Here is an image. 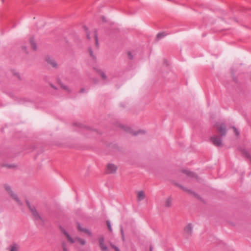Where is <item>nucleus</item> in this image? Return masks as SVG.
<instances>
[{
  "label": "nucleus",
  "instance_id": "nucleus-39",
  "mask_svg": "<svg viewBox=\"0 0 251 251\" xmlns=\"http://www.w3.org/2000/svg\"><path fill=\"white\" fill-rule=\"evenodd\" d=\"M24 49L25 50L26 49V47H23Z\"/></svg>",
  "mask_w": 251,
  "mask_h": 251
},
{
  "label": "nucleus",
  "instance_id": "nucleus-32",
  "mask_svg": "<svg viewBox=\"0 0 251 251\" xmlns=\"http://www.w3.org/2000/svg\"><path fill=\"white\" fill-rule=\"evenodd\" d=\"M14 75H16L19 79H20V76L19 73H15Z\"/></svg>",
  "mask_w": 251,
  "mask_h": 251
},
{
  "label": "nucleus",
  "instance_id": "nucleus-22",
  "mask_svg": "<svg viewBox=\"0 0 251 251\" xmlns=\"http://www.w3.org/2000/svg\"><path fill=\"white\" fill-rule=\"evenodd\" d=\"M89 53H90V56L94 59H96V57L94 56V54H93V50H92V49L91 48H90L89 49Z\"/></svg>",
  "mask_w": 251,
  "mask_h": 251
},
{
  "label": "nucleus",
  "instance_id": "nucleus-31",
  "mask_svg": "<svg viewBox=\"0 0 251 251\" xmlns=\"http://www.w3.org/2000/svg\"><path fill=\"white\" fill-rule=\"evenodd\" d=\"M10 251H18L15 246H13L11 247Z\"/></svg>",
  "mask_w": 251,
  "mask_h": 251
},
{
  "label": "nucleus",
  "instance_id": "nucleus-18",
  "mask_svg": "<svg viewBox=\"0 0 251 251\" xmlns=\"http://www.w3.org/2000/svg\"><path fill=\"white\" fill-rule=\"evenodd\" d=\"M94 36H95L96 45L98 47H99L98 35V34H97V32L96 31H95Z\"/></svg>",
  "mask_w": 251,
  "mask_h": 251
},
{
  "label": "nucleus",
  "instance_id": "nucleus-24",
  "mask_svg": "<svg viewBox=\"0 0 251 251\" xmlns=\"http://www.w3.org/2000/svg\"><path fill=\"white\" fill-rule=\"evenodd\" d=\"M62 248L63 251H69L67 248L66 244L65 242L62 243Z\"/></svg>",
  "mask_w": 251,
  "mask_h": 251
},
{
  "label": "nucleus",
  "instance_id": "nucleus-6",
  "mask_svg": "<svg viewBox=\"0 0 251 251\" xmlns=\"http://www.w3.org/2000/svg\"><path fill=\"white\" fill-rule=\"evenodd\" d=\"M99 244L102 251H108V248L104 244V238L103 236L99 238Z\"/></svg>",
  "mask_w": 251,
  "mask_h": 251
},
{
  "label": "nucleus",
  "instance_id": "nucleus-38",
  "mask_svg": "<svg viewBox=\"0 0 251 251\" xmlns=\"http://www.w3.org/2000/svg\"><path fill=\"white\" fill-rule=\"evenodd\" d=\"M102 20L104 22H106V20L105 19V18L104 17H102Z\"/></svg>",
  "mask_w": 251,
  "mask_h": 251
},
{
  "label": "nucleus",
  "instance_id": "nucleus-17",
  "mask_svg": "<svg viewBox=\"0 0 251 251\" xmlns=\"http://www.w3.org/2000/svg\"><path fill=\"white\" fill-rule=\"evenodd\" d=\"M99 74L101 76L103 79L105 80L106 78V75L104 72L100 70H97Z\"/></svg>",
  "mask_w": 251,
  "mask_h": 251
},
{
  "label": "nucleus",
  "instance_id": "nucleus-14",
  "mask_svg": "<svg viewBox=\"0 0 251 251\" xmlns=\"http://www.w3.org/2000/svg\"><path fill=\"white\" fill-rule=\"evenodd\" d=\"M168 34L165 32H159L157 34V38L159 40L166 36Z\"/></svg>",
  "mask_w": 251,
  "mask_h": 251
},
{
  "label": "nucleus",
  "instance_id": "nucleus-29",
  "mask_svg": "<svg viewBox=\"0 0 251 251\" xmlns=\"http://www.w3.org/2000/svg\"><path fill=\"white\" fill-rule=\"evenodd\" d=\"M86 233H87L89 236H91L92 235V233L91 231L88 229H86V231H85Z\"/></svg>",
  "mask_w": 251,
  "mask_h": 251
},
{
  "label": "nucleus",
  "instance_id": "nucleus-9",
  "mask_svg": "<svg viewBox=\"0 0 251 251\" xmlns=\"http://www.w3.org/2000/svg\"><path fill=\"white\" fill-rule=\"evenodd\" d=\"M185 233L188 235H191L193 231V226L191 224H189L184 228Z\"/></svg>",
  "mask_w": 251,
  "mask_h": 251
},
{
  "label": "nucleus",
  "instance_id": "nucleus-25",
  "mask_svg": "<svg viewBox=\"0 0 251 251\" xmlns=\"http://www.w3.org/2000/svg\"><path fill=\"white\" fill-rule=\"evenodd\" d=\"M59 83H60V85H61V87H62L63 89H64V90H66V91H70V90H69V88H68L67 86L64 85L63 84H62L61 83H60V82H59Z\"/></svg>",
  "mask_w": 251,
  "mask_h": 251
},
{
  "label": "nucleus",
  "instance_id": "nucleus-20",
  "mask_svg": "<svg viewBox=\"0 0 251 251\" xmlns=\"http://www.w3.org/2000/svg\"><path fill=\"white\" fill-rule=\"evenodd\" d=\"M77 227L79 231H82V232H85V231H86V229H87L85 228L82 227L81 226L80 224H79V223L77 224Z\"/></svg>",
  "mask_w": 251,
  "mask_h": 251
},
{
  "label": "nucleus",
  "instance_id": "nucleus-15",
  "mask_svg": "<svg viewBox=\"0 0 251 251\" xmlns=\"http://www.w3.org/2000/svg\"><path fill=\"white\" fill-rule=\"evenodd\" d=\"M172 199L171 198H168L165 201V206L166 207L171 206L172 205Z\"/></svg>",
  "mask_w": 251,
  "mask_h": 251
},
{
  "label": "nucleus",
  "instance_id": "nucleus-23",
  "mask_svg": "<svg viewBox=\"0 0 251 251\" xmlns=\"http://www.w3.org/2000/svg\"><path fill=\"white\" fill-rule=\"evenodd\" d=\"M106 224H107V226H108V229L109 230V231L111 232L112 229V227H111V224H110V222L109 221H106Z\"/></svg>",
  "mask_w": 251,
  "mask_h": 251
},
{
  "label": "nucleus",
  "instance_id": "nucleus-11",
  "mask_svg": "<svg viewBox=\"0 0 251 251\" xmlns=\"http://www.w3.org/2000/svg\"><path fill=\"white\" fill-rule=\"evenodd\" d=\"M182 172L186 174L188 176L191 177H194L196 176V175L195 173L189 171L187 170H184L182 171Z\"/></svg>",
  "mask_w": 251,
  "mask_h": 251
},
{
  "label": "nucleus",
  "instance_id": "nucleus-16",
  "mask_svg": "<svg viewBox=\"0 0 251 251\" xmlns=\"http://www.w3.org/2000/svg\"><path fill=\"white\" fill-rule=\"evenodd\" d=\"M242 153L248 158L251 160V156L248 151L245 149L242 150Z\"/></svg>",
  "mask_w": 251,
  "mask_h": 251
},
{
  "label": "nucleus",
  "instance_id": "nucleus-7",
  "mask_svg": "<svg viewBox=\"0 0 251 251\" xmlns=\"http://www.w3.org/2000/svg\"><path fill=\"white\" fill-rule=\"evenodd\" d=\"M217 126H218L219 131L221 133V135L222 136H225L226 133V125L222 123L219 126H218V125H217Z\"/></svg>",
  "mask_w": 251,
  "mask_h": 251
},
{
  "label": "nucleus",
  "instance_id": "nucleus-28",
  "mask_svg": "<svg viewBox=\"0 0 251 251\" xmlns=\"http://www.w3.org/2000/svg\"><path fill=\"white\" fill-rule=\"evenodd\" d=\"M86 233H87L89 236H91L92 235V233L91 231L88 229H86V231H85Z\"/></svg>",
  "mask_w": 251,
  "mask_h": 251
},
{
  "label": "nucleus",
  "instance_id": "nucleus-19",
  "mask_svg": "<svg viewBox=\"0 0 251 251\" xmlns=\"http://www.w3.org/2000/svg\"><path fill=\"white\" fill-rule=\"evenodd\" d=\"M76 240H77L80 243V244L82 245H84L86 243V241L85 240L82 239L80 238H76Z\"/></svg>",
  "mask_w": 251,
  "mask_h": 251
},
{
  "label": "nucleus",
  "instance_id": "nucleus-13",
  "mask_svg": "<svg viewBox=\"0 0 251 251\" xmlns=\"http://www.w3.org/2000/svg\"><path fill=\"white\" fill-rule=\"evenodd\" d=\"M30 43L31 46L32 48L33 49V50H37V46H36V44L35 41L33 38H30Z\"/></svg>",
  "mask_w": 251,
  "mask_h": 251
},
{
  "label": "nucleus",
  "instance_id": "nucleus-35",
  "mask_svg": "<svg viewBox=\"0 0 251 251\" xmlns=\"http://www.w3.org/2000/svg\"><path fill=\"white\" fill-rule=\"evenodd\" d=\"M6 166L8 168H12L13 167V165H7Z\"/></svg>",
  "mask_w": 251,
  "mask_h": 251
},
{
  "label": "nucleus",
  "instance_id": "nucleus-1",
  "mask_svg": "<svg viewBox=\"0 0 251 251\" xmlns=\"http://www.w3.org/2000/svg\"><path fill=\"white\" fill-rule=\"evenodd\" d=\"M26 202L29 209L31 212L32 215L34 217V220L35 221L36 223L38 225H42L44 222V220L39 215V214L36 210L35 207L34 206L31 205L30 203L28 201H26Z\"/></svg>",
  "mask_w": 251,
  "mask_h": 251
},
{
  "label": "nucleus",
  "instance_id": "nucleus-10",
  "mask_svg": "<svg viewBox=\"0 0 251 251\" xmlns=\"http://www.w3.org/2000/svg\"><path fill=\"white\" fill-rule=\"evenodd\" d=\"M145 198V195L143 191H140L137 194V198L139 201H143Z\"/></svg>",
  "mask_w": 251,
  "mask_h": 251
},
{
  "label": "nucleus",
  "instance_id": "nucleus-21",
  "mask_svg": "<svg viewBox=\"0 0 251 251\" xmlns=\"http://www.w3.org/2000/svg\"><path fill=\"white\" fill-rule=\"evenodd\" d=\"M84 28L85 29V30H86V33H87V38L88 39H90V33L88 31V28L86 26H84Z\"/></svg>",
  "mask_w": 251,
  "mask_h": 251
},
{
  "label": "nucleus",
  "instance_id": "nucleus-27",
  "mask_svg": "<svg viewBox=\"0 0 251 251\" xmlns=\"http://www.w3.org/2000/svg\"><path fill=\"white\" fill-rule=\"evenodd\" d=\"M111 246L112 248H113L115 250V251H120L119 249L117 247L113 245H111Z\"/></svg>",
  "mask_w": 251,
  "mask_h": 251
},
{
  "label": "nucleus",
  "instance_id": "nucleus-36",
  "mask_svg": "<svg viewBox=\"0 0 251 251\" xmlns=\"http://www.w3.org/2000/svg\"><path fill=\"white\" fill-rule=\"evenodd\" d=\"M19 103H21V104H22V103H24V101H23V100H20V101H19Z\"/></svg>",
  "mask_w": 251,
  "mask_h": 251
},
{
  "label": "nucleus",
  "instance_id": "nucleus-33",
  "mask_svg": "<svg viewBox=\"0 0 251 251\" xmlns=\"http://www.w3.org/2000/svg\"><path fill=\"white\" fill-rule=\"evenodd\" d=\"M121 232L123 236V238L124 239V230L122 228L121 229Z\"/></svg>",
  "mask_w": 251,
  "mask_h": 251
},
{
  "label": "nucleus",
  "instance_id": "nucleus-4",
  "mask_svg": "<svg viewBox=\"0 0 251 251\" xmlns=\"http://www.w3.org/2000/svg\"><path fill=\"white\" fill-rule=\"evenodd\" d=\"M211 140L216 146L221 147L223 145L222 139L219 136H213L211 138Z\"/></svg>",
  "mask_w": 251,
  "mask_h": 251
},
{
  "label": "nucleus",
  "instance_id": "nucleus-26",
  "mask_svg": "<svg viewBox=\"0 0 251 251\" xmlns=\"http://www.w3.org/2000/svg\"><path fill=\"white\" fill-rule=\"evenodd\" d=\"M233 128L234 129V131L236 136H238L239 135V132L238 131L237 129L234 126L233 127Z\"/></svg>",
  "mask_w": 251,
  "mask_h": 251
},
{
  "label": "nucleus",
  "instance_id": "nucleus-5",
  "mask_svg": "<svg viewBox=\"0 0 251 251\" xmlns=\"http://www.w3.org/2000/svg\"><path fill=\"white\" fill-rule=\"evenodd\" d=\"M117 170L116 165L113 164H108L107 166V172L109 174H113L116 173Z\"/></svg>",
  "mask_w": 251,
  "mask_h": 251
},
{
  "label": "nucleus",
  "instance_id": "nucleus-8",
  "mask_svg": "<svg viewBox=\"0 0 251 251\" xmlns=\"http://www.w3.org/2000/svg\"><path fill=\"white\" fill-rule=\"evenodd\" d=\"M60 229L61 231L63 232L64 235L66 236L67 239L71 243H74L75 241L74 239H73L71 236L69 235V234L65 230L64 228H62V227H60Z\"/></svg>",
  "mask_w": 251,
  "mask_h": 251
},
{
  "label": "nucleus",
  "instance_id": "nucleus-37",
  "mask_svg": "<svg viewBox=\"0 0 251 251\" xmlns=\"http://www.w3.org/2000/svg\"><path fill=\"white\" fill-rule=\"evenodd\" d=\"M150 251H152V247H151V246H150Z\"/></svg>",
  "mask_w": 251,
  "mask_h": 251
},
{
  "label": "nucleus",
  "instance_id": "nucleus-2",
  "mask_svg": "<svg viewBox=\"0 0 251 251\" xmlns=\"http://www.w3.org/2000/svg\"><path fill=\"white\" fill-rule=\"evenodd\" d=\"M4 188L9 195L17 202L19 205H22L23 204L18 196L12 191L11 187L9 185H5Z\"/></svg>",
  "mask_w": 251,
  "mask_h": 251
},
{
  "label": "nucleus",
  "instance_id": "nucleus-30",
  "mask_svg": "<svg viewBox=\"0 0 251 251\" xmlns=\"http://www.w3.org/2000/svg\"><path fill=\"white\" fill-rule=\"evenodd\" d=\"M128 57L130 59H132L133 58V55L131 54L130 52H128Z\"/></svg>",
  "mask_w": 251,
  "mask_h": 251
},
{
  "label": "nucleus",
  "instance_id": "nucleus-40",
  "mask_svg": "<svg viewBox=\"0 0 251 251\" xmlns=\"http://www.w3.org/2000/svg\"><path fill=\"white\" fill-rule=\"evenodd\" d=\"M51 86L53 87V88H55L53 85H51Z\"/></svg>",
  "mask_w": 251,
  "mask_h": 251
},
{
  "label": "nucleus",
  "instance_id": "nucleus-12",
  "mask_svg": "<svg viewBox=\"0 0 251 251\" xmlns=\"http://www.w3.org/2000/svg\"><path fill=\"white\" fill-rule=\"evenodd\" d=\"M46 60L49 64L51 65L52 67H56L57 66V64L51 57H48L46 58Z\"/></svg>",
  "mask_w": 251,
  "mask_h": 251
},
{
  "label": "nucleus",
  "instance_id": "nucleus-3",
  "mask_svg": "<svg viewBox=\"0 0 251 251\" xmlns=\"http://www.w3.org/2000/svg\"><path fill=\"white\" fill-rule=\"evenodd\" d=\"M121 127L122 129H123L126 132L131 133L132 135H133L134 136L137 135L139 134L145 133V131L144 130H141V129L138 130V131H134L130 127H129L127 126L122 125V126H121Z\"/></svg>",
  "mask_w": 251,
  "mask_h": 251
},
{
  "label": "nucleus",
  "instance_id": "nucleus-34",
  "mask_svg": "<svg viewBox=\"0 0 251 251\" xmlns=\"http://www.w3.org/2000/svg\"><path fill=\"white\" fill-rule=\"evenodd\" d=\"M84 92H85V89L84 88L81 89L80 91V93H84Z\"/></svg>",
  "mask_w": 251,
  "mask_h": 251
}]
</instances>
